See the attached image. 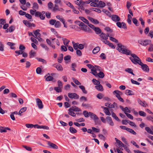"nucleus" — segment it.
Listing matches in <instances>:
<instances>
[{
    "label": "nucleus",
    "mask_w": 153,
    "mask_h": 153,
    "mask_svg": "<svg viewBox=\"0 0 153 153\" xmlns=\"http://www.w3.org/2000/svg\"><path fill=\"white\" fill-rule=\"evenodd\" d=\"M117 49L120 52L127 55H130L131 57L129 58L131 62L135 65H139L141 62L140 59L135 54L132 53L131 51L128 49L126 46L123 45L121 44H117Z\"/></svg>",
    "instance_id": "f257e3e1"
},
{
    "label": "nucleus",
    "mask_w": 153,
    "mask_h": 153,
    "mask_svg": "<svg viewBox=\"0 0 153 153\" xmlns=\"http://www.w3.org/2000/svg\"><path fill=\"white\" fill-rule=\"evenodd\" d=\"M138 42L142 45L146 46L148 45L151 44V41L150 40L146 39L144 41H139Z\"/></svg>",
    "instance_id": "f03ea898"
},
{
    "label": "nucleus",
    "mask_w": 153,
    "mask_h": 153,
    "mask_svg": "<svg viewBox=\"0 0 153 153\" xmlns=\"http://www.w3.org/2000/svg\"><path fill=\"white\" fill-rule=\"evenodd\" d=\"M68 96L70 98L75 99H78L79 98V95L75 93H68Z\"/></svg>",
    "instance_id": "7ed1b4c3"
},
{
    "label": "nucleus",
    "mask_w": 153,
    "mask_h": 153,
    "mask_svg": "<svg viewBox=\"0 0 153 153\" xmlns=\"http://www.w3.org/2000/svg\"><path fill=\"white\" fill-rule=\"evenodd\" d=\"M141 67L142 69L145 72H149V68L147 65L145 64H143L142 62L139 65Z\"/></svg>",
    "instance_id": "20e7f679"
},
{
    "label": "nucleus",
    "mask_w": 153,
    "mask_h": 153,
    "mask_svg": "<svg viewBox=\"0 0 153 153\" xmlns=\"http://www.w3.org/2000/svg\"><path fill=\"white\" fill-rule=\"evenodd\" d=\"M36 100L37 105L39 108L40 109H42L43 107V105L42 104V101L39 98H36Z\"/></svg>",
    "instance_id": "39448f33"
},
{
    "label": "nucleus",
    "mask_w": 153,
    "mask_h": 153,
    "mask_svg": "<svg viewBox=\"0 0 153 153\" xmlns=\"http://www.w3.org/2000/svg\"><path fill=\"white\" fill-rule=\"evenodd\" d=\"M100 36L101 38V40L102 41H103L104 40H107L108 39V37H110L109 34H106L103 33H101Z\"/></svg>",
    "instance_id": "423d86ee"
},
{
    "label": "nucleus",
    "mask_w": 153,
    "mask_h": 153,
    "mask_svg": "<svg viewBox=\"0 0 153 153\" xmlns=\"http://www.w3.org/2000/svg\"><path fill=\"white\" fill-rule=\"evenodd\" d=\"M117 22L116 23V24L118 27L120 28L122 27L123 28L126 29L127 27L126 25L124 22H122L121 23L120 22Z\"/></svg>",
    "instance_id": "0eeeda50"
},
{
    "label": "nucleus",
    "mask_w": 153,
    "mask_h": 153,
    "mask_svg": "<svg viewBox=\"0 0 153 153\" xmlns=\"http://www.w3.org/2000/svg\"><path fill=\"white\" fill-rule=\"evenodd\" d=\"M89 115L91 117V118L94 119L95 123L96 124H97V123H96V120L99 119L98 117L96 114L91 112H89Z\"/></svg>",
    "instance_id": "6e6552de"
},
{
    "label": "nucleus",
    "mask_w": 153,
    "mask_h": 153,
    "mask_svg": "<svg viewBox=\"0 0 153 153\" xmlns=\"http://www.w3.org/2000/svg\"><path fill=\"white\" fill-rule=\"evenodd\" d=\"M106 120L110 125L113 126L114 125V123L112 121L111 117L109 116H107L106 118Z\"/></svg>",
    "instance_id": "1a4fd4ad"
},
{
    "label": "nucleus",
    "mask_w": 153,
    "mask_h": 153,
    "mask_svg": "<svg viewBox=\"0 0 153 153\" xmlns=\"http://www.w3.org/2000/svg\"><path fill=\"white\" fill-rule=\"evenodd\" d=\"M35 16H39L40 18L42 20H43L45 18L44 14H42L40 12L37 11L35 13Z\"/></svg>",
    "instance_id": "9d476101"
},
{
    "label": "nucleus",
    "mask_w": 153,
    "mask_h": 153,
    "mask_svg": "<svg viewBox=\"0 0 153 153\" xmlns=\"http://www.w3.org/2000/svg\"><path fill=\"white\" fill-rule=\"evenodd\" d=\"M113 94L115 95V96L117 98L118 100L120 101V102H124V100L120 96V94L118 92H114V91L113 92Z\"/></svg>",
    "instance_id": "9b49d317"
},
{
    "label": "nucleus",
    "mask_w": 153,
    "mask_h": 153,
    "mask_svg": "<svg viewBox=\"0 0 153 153\" xmlns=\"http://www.w3.org/2000/svg\"><path fill=\"white\" fill-rule=\"evenodd\" d=\"M112 19L114 22H119L120 20V18L117 15H113L111 16Z\"/></svg>",
    "instance_id": "f8f14e48"
},
{
    "label": "nucleus",
    "mask_w": 153,
    "mask_h": 153,
    "mask_svg": "<svg viewBox=\"0 0 153 153\" xmlns=\"http://www.w3.org/2000/svg\"><path fill=\"white\" fill-rule=\"evenodd\" d=\"M48 144L52 148L54 149H58V147L57 146L56 144H54L53 143H51L50 141H48Z\"/></svg>",
    "instance_id": "ddd939ff"
},
{
    "label": "nucleus",
    "mask_w": 153,
    "mask_h": 153,
    "mask_svg": "<svg viewBox=\"0 0 153 153\" xmlns=\"http://www.w3.org/2000/svg\"><path fill=\"white\" fill-rule=\"evenodd\" d=\"M137 101L138 103L143 107H146L147 105V104L145 101L142 102L139 99H138Z\"/></svg>",
    "instance_id": "4468645a"
},
{
    "label": "nucleus",
    "mask_w": 153,
    "mask_h": 153,
    "mask_svg": "<svg viewBox=\"0 0 153 153\" xmlns=\"http://www.w3.org/2000/svg\"><path fill=\"white\" fill-rule=\"evenodd\" d=\"M115 140H116V143L118 144L119 148L123 147V146L124 145L120 140H119L116 138H115Z\"/></svg>",
    "instance_id": "2eb2a0df"
},
{
    "label": "nucleus",
    "mask_w": 153,
    "mask_h": 153,
    "mask_svg": "<svg viewBox=\"0 0 153 153\" xmlns=\"http://www.w3.org/2000/svg\"><path fill=\"white\" fill-rule=\"evenodd\" d=\"M54 67L56 68L59 71H62L63 70V68L62 65L60 64H55L53 65Z\"/></svg>",
    "instance_id": "dca6fc26"
},
{
    "label": "nucleus",
    "mask_w": 153,
    "mask_h": 153,
    "mask_svg": "<svg viewBox=\"0 0 153 153\" xmlns=\"http://www.w3.org/2000/svg\"><path fill=\"white\" fill-rule=\"evenodd\" d=\"M70 111H79L81 110L78 107L75 106H73L71 108H70Z\"/></svg>",
    "instance_id": "f3484780"
},
{
    "label": "nucleus",
    "mask_w": 153,
    "mask_h": 153,
    "mask_svg": "<svg viewBox=\"0 0 153 153\" xmlns=\"http://www.w3.org/2000/svg\"><path fill=\"white\" fill-rule=\"evenodd\" d=\"M88 19L92 23L94 24H97L99 23V22L97 19H95L94 18L90 17L88 18Z\"/></svg>",
    "instance_id": "a211bd4d"
},
{
    "label": "nucleus",
    "mask_w": 153,
    "mask_h": 153,
    "mask_svg": "<svg viewBox=\"0 0 153 153\" xmlns=\"http://www.w3.org/2000/svg\"><path fill=\"white\" fill-rule=\"evenodd\" d=\"M95 88L98 91H103L104 90L101 84H99L98 85L95 86Z\"/></svg>",
    "instance_id": "6ab92c4d"
},
{
    "label": "nucleus",
    "mask_w": 153,
    "mask_h": 153,
    "mask_svg": "<svg viewBox=\"0 0 153 153\" xmlns=\"http://www.w3.org/2000/svg\"><path fill=\"white\" fill-rule=\"evenodd\" d=\"M37 125L38 124L33 125L31 124H26L25 125L28 128H32L33 127L37 128Z\"/></svg>",
    "instance_id": "aec40b11"
},
{
    "label": "nucleus",
    "mask_w": 153,
    "mask_h": 153,
    "mask_svg": "<svg viewBox=\"0 0 153 153\" xmlns=\"http://www.w3.org/2000/svg\"><path fill=\"white\" fill-rule=\"evenodd\" d=\"M94 30L97 34H100L101 33V30L98 27H96L94 28Z\"/></svg>",
    "instance_id": "412c9836"
},
{
    "label": "nucleus",
    "mask_w": 153,
    "mask_h": 153,
    "mask_svg": "<svg viewBox=\"0 0 153 153\" xmlns=\"http://www.w3.org/2000/svg\"><path fill=\"white\" fill-rule=\"evenodd\" d=\"M98 2V3H97L98 7H104L105 5V3L102 1H99Z\"/></svg>",
    "instance_id": "4be33fe9"
},
{
    "label": "nucleus",
    "mask_w": 153,
    "mask_h": 153,
    "mask_svg": "<svg viewBox=\"0 0 153 153\" xmlns=\"http://www.w3.org/2000/svg\"><path fill=\"white\" fill-rule=\"evenodd\" d=\"M23 22L24 24L28 27H30L32 26V24L27 20H24Z\"/></svg>",
    "instance_id": "5701e85b"
},
{
    "label": "nucleus",
    "mask_w": 153,
    "mask_h": 153,
    "mask_svg": "<svg viewBox=\"0 0 153 153\" xmlns=\"http://www.w3.org/2000/svg\"><path fill=\"white\" fill-rule=\"evenodd\" d=\"M37 128L38 129H41L43 128L46 130H48L49 129V127L46 126H40L39 125H37Z\"/></svg>",
    "instance_id": "b1692460"
},
{
    "label": "nucleus",
    "mask_w": 153,
    "mask_h": 153,
    "mask_svg": "<svg viewBox=\"0 0 153 153\" xmlns=\"http://www.w3.org/2000/svg\"><path fill=\"white\" fill-rule=\"evenodd\" d=\"M6 20L3 19H0V29L2 27V25L6 23Z\"/></svg>",
    "instance_id": "393cba45"
},
{
    "label": "nucleus",
    "mask_w": 153,
    "mask_h": 153,
    "mask_svg": "<svg viewBox=\"0 0 153 153\" xmlns=\"http://www.w3.org/2000/svg\"><path fill=\"white\" fill-rule=\"evenodd\" d=\"M29 57L30 58H33L36 54V53L33 50H31L29 53Z\"/></svg>",
    "instance_id": "a878e982"
},
{
    "label": "nucleus",
    "mask_w": 153,
    "mask_h": 153,
    "mask_svg": "<svg viewBox=\"0 0 153 153\" xmlns=\"http://www.w3.org/2000/svg\"><path fill=\"white\" fill-rule=\"evenodd\" d=\"M91 73L97 77V69L95 68L94 67H93L91 69Z\"/></svg>",
    "instance_id": "bb28decb"
},
{
    "label": "nucleus",
    "mask_w": 153,
    "mask_h": 153,
    "mask_svg": "<svg viewBox=\"0 0 153 153\" xmlns=\"http://www.w3.org/2000/svg\"><path fill=\"white\" fill-rule=\"evenodd\" d=\"M104 74L103 72L102 71H100L99 73H97L96 77H98L100 78H102L104 77Z\"/></svg>",
    "instance_id": "cd10ccee"
},
{
    "label": "nucleus",
    "mask_w": 153,
    "mask_h": 153,
    "mask_svg": "<svg viewBox=\"0 0 153 153\" xmlns=\"http://www.w3.org/2000/svg\"><path fill=\"white\" fill-rule=\"evenodd\" d=\"M111 116L114 118L115 120L118 121H120V120H119L118 117L116 116L114 112H111Z\"/></svg>",
    "instance_id": "c85d7f7f"
},
{
    "label": "nucleus",
    "mask_w": 153,
    "mask_h": 153,
    "mask_svg": "<svg viewBox=\"0 0 153 153\" xmlns=\"http://www.w3.org/2000/svg\"><path fill=\"white\" fill-rule=\"evenodd\" d=\"M125 71L128 73L132 74V75L134 76V74L133 73V70L131 68H127L125 69Z\"/></svg>",
    "instance_id": "c756f323"
},
{
    "label": "nucleus",
    "mask_w": 153,
    "mask_h": 153,
    "mask_svg": "<svg viewBox=\"0 0 153 153\" xmlns=\"http://www.w3.org/2000/svg\"><path fill=\"white\" fill-rule=\"evenodd\" d=\"M100 48L99 47H97L93 50L92 52L93 53H97L100 50Z\"/></svg>",
    "instance_id": "7c9ffc66"
},
{
    "label": "nucleus",
    "mask_w": 153,
    "mask_h": 153,
    "mask_svg": "<svg viewBox=\"0 0 153 153\" xmlns=\"http://www.w3.org/2000/svg\"><path fill=\"white\" fill-rule=\"evenodd\" d=\"M79 18L83 22H84L86 24H89V22L85 18L83 17L80 16L79 17Z\"/></svg>",
    "instance_id": "2f4dec72"
},
{
    "label": "nucleus",
    "mask_w": 153,
    "mask_h": 153,
    "mask_svg": "<svg viewBox=\"0 0 153 153\" xmlns=\"http://www.w3.org/2000/svg\"><path fill=\"white\" fill-rule=\"evenodd\" d=\"M39 7V5L36 2H34L33 4L32 8L33 9L36 10L38 9Z\"/></svg>",
    "instance_id": "473e14b6"
},
{
    "label": "nucleus",
    "mask_w": 153,
    "mask_h": 153,
    "mask_svg": "<svg viewBox=\"0 0 153 153\" xmlns=\"http://www.w3.org/2000/svg\"><path fill=\"white\" fill-rule=\"evenodd\" d=\"M145 129L148 133L153 135V131L151 130V129L149 127H145Z\"/></svg>",
    "instance_id": "72a5a7b5"
},
{
    "label": "nucleus",
    "mask_w": 153,
    "mask_h": 153,
    "mask_svg": "<svg viewBox=\"0 0 153 153\" xmlns=\"http://www.w3.org/2000/svg\"><path fill=\"white\" fill-rule=\"evenodd\" d=\"M62 40L63 41V43L64 45L66 46L70 42L69 40L67 39L66 38H62Z\"/></svg>",
    "instance_id": "f704fd0d"
},
{
    "label": "nucleus",
    "mask_w": 153,
    "mask_h": 153,
    "mask_svg": "<svg viewBox=\"0 0 153 153\" xmlns=\"http://www.w3.org/2000/svg\"><path fill=\"white\" fill-rule=\"evenodd\" d=\"M72 43L74 49L76 50H77L78 47L79 43H75L74 42H72Z\"/></svg>",
    "instance_id": "c9c22d12"
},
{
    "label": "nucleus",
    "mask_w": 153,
    "mask_h": 153,
    "mask_svg": "<svg viewBox=\"0 0 153 153\" xmlns=\"http://www.w3.org/2000/svg\"><path fill=\"white\" fill-rule=\"evenodd\" d=\"M69 131L72 133H75L77 132V130L74 128L71 127L69 128Z\"/></svg>",
    "instance_id": "e433bc0d"
},
{
    "label": "nucleus",
    "mask_w": 153,
    "mask_h": 153,
    "mask_svg": "<svg viewBox=\"0 0 153 153\" xmlns=\"http://www.w3.org/2000/svg\"><path fill=\"white\" fill-rule=\"evenodd\" d=\"M79 87L82 90L83 93L85 94H86L87 93V91L85 90L84 86L83 85H79Z\"/></svg>",
    "instance_id": "4c0bfd02"
},
{
    "label": "nucleus",
    "mask_w": 153,
    "mask_h": 153,
    "mask_svg": "<svg viewBox=\"0 0 153 153\" xmlns=\"http://www.w3.org/2000/svg\"><path fill=\"white\" fill-rule=\"evenodd\" d=\"M61 23L59 21H56L54 24V26L56 28H59L60 27Z\"/></svg>",
    "instance_id": "58836bf2"
},
{
    "label": "nucleus",
    "mask_w": 153,
    "mask_h": 153,
    "mask_svg": "<svg viewBox=\"0 0 153 153\" xmlns=\"http://www.w3.org/2000/svg\"><path fill=\"white\" fill-rule=\"evenodd\" d=\"M36 58L39 61L41 62H42L43 63H45V64L46 63V61L44 59H43L42 58H39V57H36Z\"/></svg>",
    "instance_id": "ea45409f"
},
{
    "label": "nucleus",
    "mask_w": 153,
    "mask_h": 153,
    "mask_svg": "<svg viewBox=\"0 0 153 153\" xmlns=\"http://www.w3.org/2000/svg\"><path fill=\"white\" fill-rule=\"evenodd\" d=\"M92 81L95 85H97L100 84V82L99 81L96 80L95 79H93Z\"/></svg>",
    "instance_id": "a19ab883"
},
{
    "label": "nucleus",
    "mask_w": 153,
    "mask_h": 153,
    "mask_svg": "<svg viewBox=\"0 0 153 153\" xmlns=\"http://www.w3.org/2000/svg\"><path fill=\"white\" fill-rule=\"evenodd\" d=\"M127 131L128 132H129L130 133L133 134L134 135H136L137 133H136L134 131L133 129H131V128H128L127 129Z\"/></svg>",
    "instance_id": "79ce46f5"
},
{
    "label": "nucleus",
    "mask_w": 153,
    "mask_h": 153,
    "mask_svg": "<svg viewBox=\"0 0 153 153\" xmlns=\"http://www.w3.org/2000/svg\"><path fill=\"white\" fill-rule=\"evenodd\" d=\"M105 114L107 115H110L111 114L109 111V109L108 108H107L104 111Z\"/></svg>",
    "instance_id": "37998d69"
},
{
    "label": "nucleus",
    "mask_w": 153,
    "mask_h": 153,
    "mask_svg": "<svg viewBox=\"0 0 153 153\" xmlns=\"http://www.w3.org/2000/svg\"><path fill=\"white\" fill-rule=\"evenodd\" d=\"M105 105L109 108H114V105L111 104H109L108 103H106L105 104Z\"/></svg>",
    "instance_id": "c03bdc74"
},
{
    "label": "nucleus",
    "mask_w": 153,
    "mask_h": 153,
    "mask_svg": "<svg viewBox=\"0 0 153 153\" xmlns=\"http://www.w3.org/2000/svg\"><path fill=\"white\" fill-rule=\"evenodd\" d=\"M78 3L77 5H80L82 6H84L85 4V1H83L82 0H80L79 1V2H77Z\"/></svg>",
    "instance_id": "a18cd8bd"
},
{
    "label": "nucleus",
    "mask_w": 153,
    "mask_h": 153,
    "mask_svg": "<svg viewBox=\"0 0 153 153\" xmlns=\"http://www.w3.org/2000/svg\"><path fill=\"white\" fill-rule=\"evenodd\" d=\"M140 115L143 117H145L146 116V113L144 111H140L138 112Z\"/></svg>",
    "instance_id": "49530a36"
},
{
    "label": "nucleus",
    "mask_w": 153,
    "mask_h": 153,
    "mask_svg": "<svg viewBox=\"0 0 153 153\" xmlns=\"http://www.w3.org/2000/svg\"><path fill=\"white\" fill-rule=\"evenodd\" d=\"M71 70L74 71H76V69H75V68L76 67V65L75 63H72L71 64Z\"/></svg>",
    "instance_id": "de8ad7c7"
},
{
    "label": "nucleus",
    "mask_w": 153,
    "mask_h": 153,
    "mask_svg": "<svg viewBox=\"0 0 153 153\" xmlns=\"http://www.w3.org/2000/svg\"><path fill=\"white\" fill-rule=\"evenodd\" d=\"M68 114L72 116L73 117H75L76 116L75 114L72 111H70V109L68 110Z\"/></svg>",
    "instance_id": "09e8293b"
},
{
    "label": "nucleus",
    "mask_w": 153,
    "mask_h": 153,
    "mask_svg": "<svg viewBox=\"0 0 153 153\" xmlns=\"http://www.w3.org/2000/svg\"><path fill=\"white\" fill-rule=\"evenodd\" d=\"M132 92V91L127 90L126 91V94L127 95H131L134 94H133L131 93Z\"/></svg>",
    "instance_id": "8fccbe9b"
},
{
    "label": "nucleus",
    "mask_w": 153,
    "mask_h": 153,
    "mask_svg": "<svg viewBox=\"0 0 153 153\" xmlns=\"http://www.w3.org/2000/svg\"><path fill=\"white\" fill-rule=\"evenodd\" d=\"M23 51H21V50H19V51H15V53L17 54L15 55L16 56H17L19 55L22 54V53Z\"/></svg>",
    "instance_id": "3c124183"
},
{
    "label": "nucleus",
    "mask_w": 153,
    "mask_h": 153,
    "mask_svg": "<svg viewBox=\"0 0 153 153\" xmlns=\"http://www.w3.org/2000/svg\"><path fill=\"white\" fill-rule=\"evenodd\" d=\"M83 114L86 117H88L90 116L89 112L88 113L86 111H83Z\"/></svg>",
    "instance_id": "603ef678"
},
{
    "label": "nucleus",
    "mask_w": 153,
    "mask_h": 153,
    "mask_svg": "<svg viewBox=\"0 0 153 153\" xmlns=\"http://www.w3.org/2000/svg\"><path fill=\"white\" fill-rule=\"evenodd\" d=\"M53 79V78L50 75L48 76L45 79V80L47 81H51Z\"/></svg>",
    "instance_id": "864d4df0"
},
{
    "label": "nucleus",
    "mask_w": 153,
    "mask_h": 153,
    "mask_svg": "<svg viewBox=\"0 0 153 153\" xmlns=\"http://www.w3.org/2000/svg\"><path fill=\"white\" fill-rule=\"evenodd\" d=\"M56 20L55 19H52L49 21V23L50 25H54L55 24Z\"/></svg>",
    "instance_id": "5fc2aeb1"
},
{
    "label": "nucleus",
    "mask_w": 153,
    "mask_h": 153,
    "mask_svg": "<svg viewBox=\"0 0 153 153\" xmlns=\"http://www.w3.org/2000/svg\"><path fill=\"white\" fill-rule=\"evenodd\" d=\"M58 6L56 4H55L54 7L53 8V12H56L59 9Z\"/></svg>",
    "instance_id": "6e6d98bb"
},
{
    "label": "nucleus",
    "mask_w": 153,
    "mask_h": 153,
    "mask_svg": "<svg viewBox=\"0 0 153 153\" xmlns=\"http://www.w3.org/2000/svg\"><path fill=\"white\" fill-rule=\"evenodd\" d=\"M132 22L133 23L137 26H138L139 25L137 24L138 21L137 20L134 18L132 19Z\"/></svg>",
    "instance_id": "4d7b16f0"
},
{
    "label": "nucleus",
    "mask_w": 153,
    "mask_h": 153,
    "mask_svg": "<svg viewBox=\"0 0 153 153\" xmlns=\"http://www.w3.org/2000/svg\"><path fill=\"white\" fill-rule=\"evenodd\" d=\"M4 51V45L1 42H0V51Z\"/></svg>",
    "instance_id": "13d9d810"
},
{
    "label": "nucleus",
    "mask_w": 153,
    "mask_h": 153,
    "mask_svg": "<svg viewBox=\"0 0 153 153\" xmlns=\"http://www.w3.org/2000/svg\"><path fill=\"white\" fill-rule=\"evenodd\" d=\"M72 79L73 80L74 83L77 85H80L81 83L77 79L74 78H72Z\"/></svg>",
    "instance_id": "bf43d9fd"
},
{
    "label": "nucleus",
    "mask_w": 153,
    "mask_h": 153,
    "mask_svg": "<svg viewBox=\"0 0 153 153\" xmlns=\"http://www.w3.org/2000/svg\"><path fill=\"white\" fill-rule=\"evenodd\" d=\"M103 97V95L101 93H99L97 95V97L100 99H102Z\"/></svg>",
    "instance_id": "052dcab7"
},
{
    "label": "nucleus",
    "mask_w": 153,
    "mask_h": 153,
    "mask_svg": "<svg viewBox=\"0 0 153 153\" xmlns=\"http://www.w3.org/2000/svg\"><path fill=\"white\" fill-rule=\"evenodd\" d=\"M79 100L80 102L86 101H87V99L85 97L82 96L80 97Z\"/></svg>",
    "instance_id": "680f3d73"
},
{
    "label": "nucleus",
    "mask_w": 153,
    "mask_h": 153,
    "mask_svg": "<svg viewBox=\"0 0 153 153\" xmlns=\"http://www.w3.org/2000/svg\"><path fill=\"white\" fill-rule=\"evenodd\" d=\"M15 28V27L14 26H11L9 28V32L10 33L12 32L14 30Z\"/></svg>",
    "instance_id": "e2e57ef3"
},
{
    "label": "nucleus",
    "mask_w": 153,
    "mask_h": 153,
    "mask_svg": "<svg viewBox=\"0 0 153 153\" xmlns=\"http://www.w3.org/2000/svg\"><path fill=\"white\" fill-rule=\"evenodd\" d=\"M76 54L78 56H82V53L81 51L78 49L76 50Z\"/></svg>",
    "instance_id": "0e129e2a"
},
{
    "label": "nucleus",
    "mask_w": 153,
    "mask_h": 153,
    "mask_svg": "<svg viewBox=\"0 0 153 153\" xmlns=\"http://www.w3.org/2000/svg\"><path fill=\"white\" fill-rule=\"evenodd\" d=\"M89 28H88L86 25H85V27H81V29L85 31V32H88V29H89Z\"/></svg>",
    "instance_id": "69168bd1"
},
{
    "label": "nucleus",
    "mask_w": 153,
    "mask_h": 153,
    "mask_svg": "<svg viewBox=\"0 0 153 153\" xmlns=\"http://www.w3.org/2000/svg\"><path fill=\"white\" fill-rule=\"evenodd\" d=\"M54 89L57 92H62V89L61 88H60L59 87H55L54 88Z\"/></svg>",
    "instance_id": "338daca9"
},
{
    "label": "nucleus",
    "mask_w": 153,
    "mask_h": 153,
    "mask_svg": "<svg viewBox=\"0 0 153 153\" xmlns=\"http://www.w3.org/2000/svg\"><path fill=\"white\" fill-rule=\"evenodd\" d=\"M48 7L50 9H51L53 8V4L51 2H49L48 4Z\"/></svg>",
    "instance_id": "774afa93"
}]
</instances>
